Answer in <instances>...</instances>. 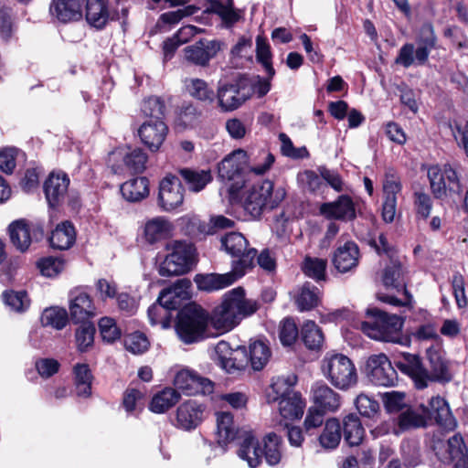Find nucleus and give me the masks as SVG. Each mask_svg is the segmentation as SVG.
I'll use <instances>...</instances> for the list:
<instances>
[{"label": "nucleus", "instance_id": "dca6fc26", "mask_svg": "<svg viewBox=\"0 0 468 468\" xmlns=\"http://www.w3.org/2000/svg\"><path fill=\"white\" fill-rule=\"evenodd\" d=\"M427 357L430 364V371L427 370V384L429 382L445 384L452 380L453 375L450 362L445 358L440 344L427 349Z\"/></svg>", "mask_w": 468, "mask_h": 468}, {"label": "nucleus", "instance_id": "f8f14e48", "mask_svg": "<svg viewBox=\"0 0 468 468\" xmlns=\"http://www.w3.org/2000/svg\"><path fill=\"white\" fill-rule=\"evenodd\" d=\"M249 86V80L242 76L219 85L215 96L220 110L227 112L239 108L250 97Z\"/></svg>", "mask_w": 468, "mask_h": 468}, {"label": "nucleus", "instance_id": "58836bf2", "mask_svg": "<svg viewBox=\"0 0 468 468\" xmlns=\"http://www.w3.org/2000/svg\"><path fill=\"white\" fill-rule=\"evenodd\" d=\"M178 173L188 186V189L193 192H200L212 181L210 170L181 168Z\"/></svg>", "mask_w": 468, "mask_h": 468}, {"label": "nucleus", "instance_id": "a878e982", "mask_svg": "<svg viewBox=\"0 0 468 468\" xmlns=\"http://www.w3.org/2000/svg\"><path fill=\"white\" fill-rule=\"evenodd\" d=\"M240 277L241 275L232 270L231 271L223 274H197L194 278V282H196L198 290L213 292L230 286Z\"/></svg>", "mask_w": 468, "mask_h": 468}, {"label": "nucleus", "instance_id": "9d476101", "mask_svg": "<svg viewBox=\"0 0 468 468\" xmlns=\"http://www.w3.org/2000/svg\"><path fill=\"white\" fill-rule=\"evenodd\" d=\"M221 247L232 257L239 260L233 265V271L243 276L245 271L253 267L257 250L248 248L249 242L239 232H229L220 239Z\"/></svg>", "mask_w": 468, "mask_h": 468}, {"label": "nucleus", "instance_id": "680f3d73", "mask_svg": "<svg viewBox=\"0 0 468 468\" xmlns=\"http://www.w3.org/2000/svg\"><path fill=\"white\" fill-rule=\"evenodd\" d=\"M382 400L388 412H397L406 407L405 393L388 391L382 394Z\"/></svg>", "mask_w": 468, "mask_h": 468}, {"label": "nucleus", "instance_id": "a211bd4d", "mask_svg": "<svg viewBox=\"0 0 468 468\" xmlns=\"http://www.w3.org/2000/svg\"><path fill=\"white\" fill-rule=\"evenodd\" d=\"M174 385L188 396L210 393L213 390V384L209 379L188 369H182L176 375Z\"/></svg>", "mask_w": 468, "mask_h": 468}, {"label": "nucleus", "instance_id": "b1692460", "mask_svg": "<svg viewBox=\"0 0 468 468\" xmlns=\"http://www.w3.org/2000/svg\"><path fill=\"white\" fill-rule=\"evenodd\" d=\"M398 368L413 380L417 388H427V369L418 355L405 353L396 362Z\"/></svg>", "mask_w": 468, "mask_h": 468}, {"label": "nucleus", "instance_id": "5701e85b", "mask_svg": "<svg viewBox=\"0 0 468 468\" xmlns=\"http://www.w3.org/2000/svg\"><path fill=\"white\" fill-rule=\"evenodd\" d=\"M311 394L313 407L324 412H335L340 408V395L322 381L312 386Z\"/></svg>", "mask_w": 468, "mask_h": 468}, {"label": "nucleus", "instance_id": "c85d7f7f", "mask_svg": "<svg viewBox=\"0 0 468 468\" xmlns=\"http://www.w3.org/2000/svg\"><path fill=\"white\" fill-rule=\"evenodd\" d=\"M69 179L66 174L51 173L44 184V192L50 207L59 205L65 198Z\"/></svg>", "mask_w": 468, "mask_h": 468}, {"label": "nucleus", "instance_id": "864d4df0", "mask_svg": "<svg viewBox=\"0 0 468 468\" xmlns=\"http://www.w3.org/2000/svg\"><path fill=\"white\" fill-rule=\"evenodd\" d=\"M3 300L6 305L16 312H23L28 308L30 300L25 291H6L3 292Z\"/></svg>", "mask_w": 468, "mask_h": 468}, {"label": "nucleus", "instance_id": "de8ad7c7", "mask_svg": "<svg viewBox=\"0 0 468 468\" xmlns=\"http://www.w3.org/2000/svg\"><path fill=\"white\" fill-rule=\"evenodd\" d=\"M427 176L433 197L435 198H442L445 197L447 195V185L444 167L441 169L438 165H431L428 169Z\"/></svg>", "mask_w": 468, "mask_h": 468}, {"label": "nucleus", "instance_id": "4d7b16f0", "mask_svg": "<svg viewBox=\"0 0 468 468\" xmlns=\"http://www.w3.org/2000/svg\"><path fill=\"white\" fill-rule=\"evenodd\" d=\"M256 58L258 61L262 64L269 76L271 78L275 71L271 66V53L270 46L266 39L261 36H258L256 39Z\"/></svg>", "mask_w": 468, "mask_h": 468}, {"label": "nucleus", "instance_id": "473e14b6", "mask_svg": "<svg viewBox=\"0 0 468 468\" xmlns=\"http://www.w3.org/2000/svg\"><path fill=\"white\" fill-rule=\"evenodd\" d=\"M428 407L407 408L398 417V426L402 431L426 427L429 421Z\"/></svg>", "mask_w": 468, "mask_h": 468}, {"label": "nucleus", "instance_id": "c03bdc74", "mask_svg": "<svg viewBox=\"0 0 468 468\" xmlns=\"http://www.w3.org/2000/svg\"><path fill=\"white\" fill-rule=\"evenodd\" d=\"M10 239L20 251H25L31 244L30 229L25 220H17L9 226Z\"/></svg>", "mask_w": 468, "mask_h": 468}, {"label": "nucleus", "instance_id": "bb28decb", "mask_svg": "<svg viewBox=\"0 0 468 468\" xmlns=\"http://www.w3.org/2000/svg\"><path fill=\"white\" fill-rule=\"evenodd\" d=\"M429 420L434 419L436 423L447 430L452 431L457 421L453 417L448 402L440 396L432 397L428 403Z\"/></svg>", "mask_w": 468, "mask_h": 468}, {"label": "nucleus", "instance_id": "c9c22d12", "mask_svg": "<svg viewBox=\"0 0 468 468\" xmlns=\"http://www.w3.org/2000/svg\"><path fill=\"white\" fill-rule=\"evenodd\" d=\"M75 229L69 221L58 224L49 238L51 247L60 250L69 249L75 243Z\"/></svg>", "mask_w": 468, "mask_h": 468}, {"label": "nucleus", "instance_id": "4be33fe9", "mask_svg": "<svg viewBox=\"0 0 468 468\" xmlns=\"http://www.w3.org/2000/svg\"><path fill=\"white\" fill-rule=\"evenodd\" d=\"M167 133L168 127L162 120H147L138 130L142 142L153 152L159 150Z\"/></svg>", "mask_w": 468, "mask_h": 468}, {"label": "nucleus", "instance_id": "e2e57ef3", "mask_svg": "<svg viewBox=\"0 0 468 468\" xmlns=\"http://www.w3.org/2000/svg\"><path fill=\"white\" fill-rule=\"evenodd\" d=\"M37 266L44 276L54 277L63 270L64 261L59 258L47 257L41 259Z\"/></svg>", "mask_w": 468, "mask_h": 468}, {"label": "nucleus", "instance_id": "aec40b11", "mask_svg": "<svg viewBox=\"0 0 468 468\" xmlns=\"http://www.w3.org/2000/svg\"><path fill=\"white\" fill-rule=\"evenodd\" d=\"M69 309V317L75 324L90 321L97 314L90 296L79 290L70 292Z\"/></svg>", "mask_w": 468, "mask_h": 468}, {"label": "nucleus", "instance_id": "6e6d98bb", "mask_svg": "<svg viewBox=\"0 0 468 468\" xmlns=\"http://www.w3.org/2000/svg\"><path fill=\"white\" fill-rule=\"evenodd\" d=\"M67 321L68 315L64 309L48 308L43 312L41 316V322L44 325H49L58 330L66 326Z\"/></svg>", "mask_w": 468, "mask_h": 468}, {"label": "nucleus", "instance_id": "f3484780", "mask_svg": "<svg viewBox=\"0 0 468 468\" xmlns=\"http://www.w3.org/2000/svg\"><path fill=\"white\" fill-rule=\"evenodd\" d=\"M184 192V186L177 176H166L159 184V206L165 211L176 209L183 204Z\"/></svg>", "mask_w": 468, "mask_h": 468}, {"label": "nucleus", "instance_id": "603ef678", "mask_svg": "<svg viewBox=\"0 0 468 468\" xmlns=\"http://www.w3.org/2000/svg\"><path fill=\"white\" fill-rule=\"evenodd\" d=\"M185 232L192 238L201 239L206 235H213L212 228L197 218H183Z\"/></svg>", "mask_w": 468, "mask_h": 468}, {"label": "nucleus", "instance_id": "6e6552de", "mask_svg": "<svg viewBox=\"0 0 468 468\" xmlns=\"http://www.w3.org/2000/svg\"><path fill=\"white\" fill-rule=\"evenodd\" d=\"M168 254L160 265L161 276L181 275L188 272L195 263V247L186 241L170 240L165 244Z\"/></svg>", "mask_w": 468, "mask_h": 468}, {"label": "nucleus", "instance_id": "4c0bfd02", "mask_svg": "<svg viewBox=\"0 0 468 468\" xmlns=\"http://www.w3.org/2000/svg\"><path fill=\"white\" fill-rule=\"evenodd\" d=\"M122 197L130 202H138L149 194V181L146 177H136L121 186Z\"/></svg>", "mask_w": 468, "mask_h": 468}, {"label": "nucleus", "instance_id": "a19ab883", "mask_svg": "<svg viewBox=\"0 0 468 468\" xmlns=\"http://www.w3.org/2000/svg\"><path fill=\"white\" fill-rule=\"evenodd\" d=\"M179 399L180 393L176 389L165 388L153 397L149 409L154 413H164L176 405Z\"/></svg>", "mask_w": 468, "mask_h": 468}, {"label": "nucleus", "instance_id": "052dcab7", "mask_svg": "<svg viewBox=\"0 0 468 468\" xmlns=\"http://www.w3.org/2000/svg\"><path fill=\"white\" fill-rule=\"evenodd\" d=\"M125 348L133 354H142L149 347L147 337L140 332H135L124 338Z\"/></svg>", "mask_w": 468, "mask_h": 468}, {"label": "nucleus", "instance_id": "c756f323", "mask_svg": "<svg viewBox=\"0 0 468 468\" xmlns=\"http://www.w3.org/2000/svg\"><path fill=\"white\" fill-rule=\"evenodd\" d=\"M85 0H52L50 13L60 22L77 21L82 17V5Z\"/></svg>", "mask_w": 468, "mask_h": 468}, {"label": "nucleus", "instance_id": "f704fd0d", "mask_svg": "<svg viewBox=\"0 0 468 468\" xmlns=\"http://www.w3.org/2000/svg\"><path fill=\"white\" fill-rule=\"evenodd\" d=\"M382 282L387 289H394L397 292L402 291L404 294L408 293L404 270L398 261H391V263L384 269Z\"/></svg>", "mask_w": 468, "mask_h": 468}, {"label": "nucleus", "instance_id": "39448f33", "mask_svg": "<svg viewBox=\"0 0 468 468\" xmlns=\"http://www.w3.org/2000/svg\"><path fill=\"white\" fill-rule=\"evenodd\" d=\"M403 324L401 316L373 308L367 311V320L361 323L360 328L372 339L400 343Z\"/></svg>", "mask_w": 468, "mask_h": 468}, {"label": "nucleus", "instance_id": "9b49d317", "mask_svg": "<svg viewBox=\"0 0 468 468\" xmlns=\"http://www.w3.org/2000/svg\"><path fill=\"white\" fill-rule=\"evenodd\" d=\"M128 16V7L123 1H120V5L110 4L107 0V5L103 0H86V20L96 27L102 28L109 19L125 21Z\"/></svg>", "mask_w": 468, "mask_h": 468}, {"label": "nucleus", "instance_id": "2f4dec72", "mask_svg": "<svg viewBox=\"0 0 468 468\" xmlns=\"http://www.w3.org/2000/svg\"><path fill=\"white\" fill-rule=\"evenodd\" d=\"M203 419V409L195 400L181 404L176 410L178 427L189 431L200 424Z\"/></svg>", "mask_w": 468, "mask_h": 468}, {"label": "nucleus", "instance_id": "7ed1b4c3", "mask_svg": "<svg viewBox=\"0 0 468 468\" xmlns=\"http://www.w3.org/2000/svg\"><path fill=\"white\" fill-rule=\"evenodd\" d=\"M296 377H279L266 391L268 403L279 402V411L282 418L299 419L303 414L305 402L301 394L293 389Z\"/></svg>", "mask_w": 468, "mask_h": 468}, {"label": "nucleus", "instance_id": "49530a36", "mask_svg": "<svg viewBox=\"0 0 468 468\" xmlns=\"http://www.w3.org/2000/svg\"><path fill=\"white\" fill-rule=\"evenodd\" d=\"M327 261L325 259L305 257L302 264L303 273L316 282L326 280Z\"/></svg>", "mask_w": 468, "mask_h": 468}, {"label": "nucleus", "instance_id": "f03ea898", "mask_svg": "<svg viewBox=\"0 0 468 468\" xmlns=\"http://www.w3.org/2000/svg\"><path fill=\"white\" fill-rule=\"evenodd\" d=\"M258 309V302L247 299L244 289L237 287L226 293L221 303L214 308L210 315L208 314V322L215 329L228 332Z\"/></svg>", "mask_w": 468, "mask_h": 468}, {"label": "nucleus", "instance_id": "a18cd8bd", "mask_svg": "<svg viewBox=\"0 0 468 468\" xmlns=\"http://www.w3.org/2000/svg\"><path fill=\"white\" fill-rule=\"evenodd\" d=\"M186 89L189 94L207 104H212L215 101V93L208 84L201 79H190L186 80Z\"/></svg>", "mask_w": 468, "mask_h": 468}, {"label": "nucleus", "instance_id": "774afa93", "mask_svg": "<svg viewBox=\"0 0 468 468\" xmlns=\"http://www.w3.org/2000/svg\"><path fill=\"white\" fill-rule=\"evenodd\" d=\"M414 206L417 215L424 219L429 218L432 207V202L431 197L427 193L423 191L415 192Z\"/></svg>", "mask_w": 468, "mask_h": 468}, {"label": "nucleus", "instance_id": "20e7f679", "mask_svg": "<svg viewBox=\"0 0 468 468\" xmlns=\"http://www.w3.org/2000/svg\"><path fill=\"white\" fill-rule=\"evenodd\" d=\"M438 38L431 23L423 24L419 29L414 43H405L395 58L397 65L409 69L424 66L429 61L431 50L437 48Z\"/></svg>", "mask_w": 468, "mask_h": 468}, {"label": "nucleus", "instance_id": "4468645a", "mask_svg": "<svg viewBox=\"0 0 468 468\" xmlns=\"http://www.w3.org/2000/svg\"><path fill=\"white\" fill-rule=\"evenodd\" d=\"M366 370L369 380L377 386L391 387L398 380L396 370L384 354L370 356L367 361Z\"/></svg>", "mask_w": 468, "mask_h": 468}, {"label": "nucleus", "instance_id": "5fc2aeb1", "mask_svg": "<svg viewBox=\"0 0 468 468\" xmlns=\"http://www.w3.org/2000/svg\"><path fill=\"white\" fill-rule=\"evenodd\" d=\"M142 112L149 120H162L165 116V105L159 97H149L142 105Z\"/></svg>", "mask_w": 468, "mask_h": 468}, {"label": "nucleus", "instance_id": "bf43d9fd", "mask_svg": "<svg viewBox=\"0 0 468 468\" xmlns=\"http://www.w3.org/2000/svg\"><path fill=\"white\" fill-rule=\"evenodd\" d=\"M99 329L102 339L108 343H112L121 337V329L111 317L101 318L99 322Z\"/></svg>", "mask_w": 468, "mask_h": 468}, {"label": "nucleus", "instance_id": "1a4fd4ad", "mask_svg": "<svg viewBox=\"0 0 468 468\" xmlns=\"http://www.w3.org/2000/svg\"><path fill=\"white\" fill-rule=\"evenodd\" d=\"M208 324V314L201 306L185 307L178 315L176 330L185 344H193L205 337Z\"/></svg>", "mask_w": 468, "mask_h": 468}, {"label": "nucleus", "instance_id": "7c9ffc66", "mask_svg": "<svg viewBox=\"0 0 468 468\" xmlns=\"http://www.w3.org/2000/svg\"><path fill=\"white\" fill-rule=\"evenodd\" d=\"M238 441H239V457L245 460L251 468L259 466L261 463L262 450L254 435L250 431H244Z\"/></svg>", "mask_w": 468, "mask_h": 468}, {"label": "nucleus", "instance_id": "13d9d810", "mask_svg": "<svg viewBox=\"0 0 468 468\" xmlns=\"http://www.w3.org/2000/svg\"><path fill=\"white\" fill-rule=\"evenodd\" d=\"M298 335L299 331L293 319L285 318L281 322L279 337L283 346H292Z\"/></svg>", "mask_w": 468, "mask_h": 468}, {"label": "nucleus", "instance_id": "ea45409f", "mask_svg": "<svg viewBox=\"0 0 468 468\" xmlns=\"http://www.w3.org/2000/svg\"><path fill=\"white\" fill-rule=\"evenodd\" d=\"M343 432L345 441L350 446H357L362 442L365 430L360 419L356 414L352 413L344 418Z\"/></svg>", "mask_w": 468, "mask_h": 468}, {"label": "nucleus", "instance_id": "0e129e2a", "mask_svg": "<svg viewBox=\"0 0 468 468\" xmlns=\"http://www.w3.org/2000/svg\"><path fill=\"white\" fill-rule=\"evenodd\" d=\"M198 8L197 6L189 5L184 6L183 8H179L175 11H169L162 14L160 16V20L165 24L175 25L184 17L190 16L196 14Z\"/></svg>", "mask_w": 468, "mask_h": 468}, {"label": "nucleus", "instance_id": "79ce46f5", "mask_svg": "<svg viewBox=\"0 0 468 468\" xmlns=\"http://www.w3.org/2000/svg\"><path fill=\"white\" fill-rule=\"evenodd\" d=\"M341 440V425L337 419L326 420L324 430L319 436V442L324 449H335Z\"/></svg>", "mask_w": 468, "mask_h": 468}, {"label": "nucleus", "instance_id": "8fccbe9b", "mask_svg": "<svg viewBox=\"0 0 468 468\" xmlns=\"http://www.w3.org/2000/svg\"><path fill=\"white\" fill-rule=\"evenodd\" d=\"M281 439L275 433H269L264 439V455L266 462L270 465H276L280 463L282 458L281 453Z\"/></svg>", "mask_w": 468, "mask_h": 468}, {"label": "nucleus", "instance_id": "3c124183", "mask_svg": "<svg viewBox=\"0 0 468 468\" xmlns=\"http://www.w3.org/2000/svg\"><path fill=\"white\" fill-rule=\"evenodd\" d=\"M80 324V325L76 329L75 337L79 350L84 352L93 344L95 326L90 321Z\"/></svg>", "mask_w": 468, "mask_h": 468}, {"label": "nucleus", "instance_id": "393cba45", "mask_svg": "<svg viewBox=\"0 0 468 468\" xmlns=\"http://www.w3.org/2000/svg\"><path fill=\"white\" fill-rule=\"evenodd\" d=\"M220 49L218 42L214 40H200L185 48L186 58L198 66H207Z\"/></svg>", "mask_w": 468, "mask_h": 468}, {"label": "nucleus", "instance_id": "37998d69", "mask_svg": "<svg viewBox=\"0 0 468 468\" xmlns=\"http://www.w3.org/2000/svg\"><path fill=\"white\" fill-rule=\"evenodd\" d=\"M301 337L304 346L310 350H319L324 344V334L314 321H306L301 330Z\"/></svg>", "mask_w": 468, "mask_h": 468}, {"label": "nucleus", "instance_id": "69168bd1", "mask_svg": "<svg viewBox=\"0 0 468 468\" xmlns=\"http://www.w3.org/2000/svg\"><path fill=\"white\" fill-rule=\"evenodd\" d=\"M356 407L360 415L367 418L374 417L379 409V405L375 399H372L364 394L357 396L356 399Z\"/></svg>", "mask_w": 468, "mask_h": 468}, {"label": "nucleus", "instance_id": "423d86ee", "mask_svg": "<svg viewBox=\"0 0 468 468\" xmlns=\"http://www.w3.org/2000/svg\"><path fill=\"white\" fill-rule=\"evenodd\" d=\"M274 162V156L268 154L263 165L250 167L248 165V155L244 150L238 149L227 155L218 165V176L228 182L234 184L237 181L246 184L248 175L253 172L257 175H263L271 166Z\"/></svg>", "mask_w": 468, "mask_h": 468}, {"label": "nucleus", "instance_id": "72a5a7b5", "mask_svg": "<svg viewBox=\"0 0 468 468\" xmlns=\"http://www.w3.org/2000/svg\"><path fill=\"white\" fill-rule=\"evenodd\" d=\"M217 430L220 444L240 439L245 431L235 428L232 414L226 411L217 413Z\"/></svg>", "mask_w": 468, "mask_h": 468}, {"label": "nucleus", "instance_id": "ddd939ff", "mask_svg": "<svg viewBox=\"0 0 468 468\" xmlns=\"http://www.w3.org/2000/svg\"><path fill=\"white\" fill-rule=\"evenodd\" d=\"M147 154L141 148L116 150L110 154L109 165L113 174L121 175L125 170L142 173L145 169Z\"/></svg>", "mask_w": 468, "mask_h": 468}, {"label": "nucleus", "instance_id": "2eb2a0df", "mask_svg": "<svg viewBox=\"0 0 468 468\" xmlns=\"http://www.w3.org/2000/svg\"><path fill=\"white\" fill-rule=\"evenodd\" d=\"M433 451L443 463L455 462V464L460 463L468 464V450L460 434H454L446 441L441 440L434 441Z\"/></svg>", "mask_w": 468, "mask_h": 468}, {"label": "nucleus", "instance_id": "0eeeda50", "mask_svg": "<svg viewBox=\"0 0 468 468\" xmlns=\"http://www.w3.org/2000/svg\"><path fill=\"white\" fill-rule=\"evenodd\" d=\"M324 377L336 388L346 390L357 382L354 363L343 354H327L322 360Z\"/></svg>", "mask_w": 468, "mask_h": 468}, {"label": "nucleus", "instance_id": "cd10ccee", "mask_svg": "<svg viewBox=\"0 0 468 468\" xmlns=\"http://www.w3.org/2000/svg\"><path fill=\"white\" fill-rule=\"evenodd\" d=\"M359 261V249L353 241H346L340 245L333 255V264L335 268L342 273L351 271L355 269Z\"/></svg>", "mask_w": 468, "mask_h": 468}, {"label": "nucleus", "instance_id": "338daca9", "mask_svg": "<svg viewBox=\"0 0 468 468\" xmlns=\"http://www.w3.org/2000/svg\"><path fill=\"white\" fill-rule=\"evenodd\" d=\"M212 9L221 18L226 27L234 25L241 18L240 10L226 8L221 3H215Z\"/></svg>", "mask_w": 468, "mask_h": 468}, {"label": "nucleus", "instance_id": "e433bc0d", "mask_svg": "<svg viewBox=\"0 0 468 468\" xmlns=\"http://www.w3.org/2000/svg\"><path fill=\"white\" fill-rule=\"evenodd\" d=\"M321 298L320 290L309 282H304L298 290L295 303L301 312L315 308Z\"/></svg>", "mask_w": 468, "mask_h": 468}, {"label": "nucleus", "instance_id": "f257e3e1", "mask_svg": "<svg viewBox=\"0 0 468 468\" xmlns=\"http://www.w3.org/2000/svg\"><path fill=\"white\" fill-rule=\"evenodd\" d=\"M229 200L232 205H240L253 218H260L267 209L277 207L286 197L283 187L274 188L270 180H263L246 187L237 181L229 187Z\"/></svg>", "mask_w": 468, "mask_h": 468}, {"label": "nucleus", "instance_id": "6ab92c4d", "mask_svg": "<svg viewBox=\"0 0 468 468\" xmlns=\"http://www.w3.org/2000/svg\"><path fill=\"white\" fill-rule=\"evenodd\" d=\"M174 226L165 217L158 216L147 219L142 228V239L147 245H154L173 235Z\"/></svg>", "mask_w": 468, "mask_h": 468}, {"label": "nucleus", "instance_id": "412c9836", "mask_svg": "<svg viewBox=\"0 0 468 468\" xmlns=\"http://www.w3.org/2000/svg\"><path fill=\"white\" fill-rule=\"evenodd\" d=\"M319 211L328 219L351 221L356 217L355 204L347 195H341L334 202L323 203Z\"/></svg>", "mask_w": 468, "mask_h": 468}, {"label": "nucleus", "instance_id": "09e8293b", "mask_svg": "<svg viewBox=\"0 0 468 468\" xmlns=\"http://www.w3.org/2000/svg\"><path fill=\"white\" fill-rule=\"evenodd\" d=\"M270 357L271 350L264 342L257 340L250 345V360L254 370L262 369Z\"/></svg>", "mask_w": 468, "mask_h": 468}]
</instances>
